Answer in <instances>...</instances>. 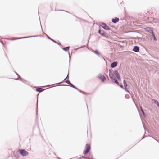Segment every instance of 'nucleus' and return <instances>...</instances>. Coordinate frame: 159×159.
<instances>
[{"instance_id": "obj_5", "label": "nucleus", "mask_w": 159, "mask_h": 159, "mask_svg": "<svg viewBox=\"0 0 159 159\" xmlns=\"http://www.w3.org/2000/svg\"><path fill=\"white\" fill-rule=\"evenodd\" d=\"M103 75H106L107 77H108V76L106 74L104 73L103 74ZM97 78L101 80L102 82H104L106 79V78L105 76L104 75H102L101 74H99L98 76L97 77Z\"/></svg>"}, {"instance_id": "obj_7", "label": "nucleus", "mask_w": 159, "mask_h": 159, "mask_svg": "<svg viewBox=\"0 0 159 159\" xmlns=\"http://www.w3.org/2000/svg\"><path fill=\"white\" fill-rule=\"evenodd\" d=\"M123 84L124 85V86L125 89H126L125 90L126 92L130 93L129 91L127 89H128L129 88V87L128 86V85H127V83H126V81L125 80L123 81Z\"/></svg>"}, {"instance_id": "obj_29", "label": "nucleus", "mask_w": 159, "mask_h": 159, "mask_svg": "<svg viewBox=\"0 0 159 159\" xmlns=\"http://www.w3.org/2000/svg\"><path fill=\"white\" fill-rule=\"evenodd\" d=\"M79 159H86V157H85L84 156H82L81 157H80Z\"/></svg>"}, {"instance_id": "obj_18", "label": "nucleus", "mask_w": 159, "mask_h": 159, "mask_svg": "<svg viewBox=\"0 0 159 159\" xmlns=\"http://www.w3.org/2000/svg\"><path fill=\"white\" fill-rule=\"evenodd\" d=\"M69 49H70V47L69 46H68V47L63 48H62L63 50H64V51H66V52L68 51L69 50Z\"/></svg>"}, {"instance_id": "obj_3", "label": "nucleus", "mask_w": 159, "mask_h": 159, "mask_svg": "<svg viewBox=\"0 0 159 159\" xmlns=\"http://www.w3.org/2000/svg\"><path fill=\"white\" fill-rule=\"evenodd\" d=\"M18 152L22 156H26L29 154L28 152L24 149H19Z\"/></svg>"}, {"instance_id": "obj_48", "label": "nucleus", "mask_w": 159, "mask_h": 159, "mask_svg": "<svg viewBox=\"0 0 159 159\" xmlns=\"http://www.w3.org/2000/svg\"><path fill=\"white\" fill-rule=\"evenodd\" d=\"M91 159H93V158H92Z\"/></svg>"}, {"instance_id": "obj_28", "label": "nucleus", "mask_w": 159, "mask_h": 159, "mask_svg": "<svg viewBox=\"0 0 159 159\" xmlns=\"http://www.w3.org/2000/svg\"><path fill=\"white\" fill-rule=\"evenodd\" d=\"M118 86H119L120 87H121L122 89H124L123 85L121 83L120 84L119 83V85H117Z\"/></svg>"}, {"instance_id": "obj_31", "label": "nucleus", "mask_w": 159, "mask_h": 159, "mask_svg": "<svg viewBox=\"0 0 159 159\" xmlns=\"http://www.w3.org/2000/svg\"><path fill=\"white\" fill-rule=\"evenodd\" d=\"M102 32H101V30H98V33H99L100 34H101Z\"/></svg>"}, {"instance_id": "obj_15", "label": "nucleus", "mask_w": 159, "mask_h": 159, "mask_svg": "<svg viewBox=\"0 0 159 159\" xmlns=\"http://www.w3.org/2000/svg\"><path fill=\"white\" fill-rule=\"evenodd\" d=\"M152 101H153L154 103L159 107V102H158L156 99H153Z\"/></svg>"}, {"instance_id": "obj_19", "label": "nucleus", "mask_w": 159, "mask_h": 159, "mask_svg": "<svg viewBox=\"0 0 159 159\" xmlns=\"http://www.w3.org/2000/svg\"><path fill=\"white\" fill-rule=\"evenodd\" d=\"M38 97H37V103H36V112L37 116L38 115Z\"/></svg>"}, {"instance_id": "obj_6", "label": "nucleus", "mask_w": 159, "mask_h": 159, "mask_svg": "<svg viewBox=\"0 0 159 159\" xmlns=\"http://www.w3.org/2000/svg\"><path fill=\"white\" fill-rule=\"evenodd\" d=\"M113 73L116 78L118 80H121V78L118 71L117 70H115L113 71Z\"/></svg>"}, {"instance_id": "obj_1", "label": "nucleus", "mask_w": 159, "mask_h": 159, "mask_svg": "<svg viewBox=\"0 0 159 159\" xmlns=\"http://www.w3.org/2000/svg\"><path fill=\"white\" fill-rule=\"evenodd\" d=\"M114 73L112 72L111 70H109V76L111 80V81L114 83L118 85L119 82L117 81L116 78L114 77Z\"/></svg>"}, {"instance_id": "obj_34", "label": "nucleus", "mask_w": 159, "mask_h": 159, "mask_svg": "<svg viewBox=\"0 0 159 159\" xmlns=\"http://www.w3.org/2000/svg\"><path fill=\"white\" fill-rule=\"evenodd\" d=\"M68 74L67 77L64 79V81H65V80H66V79H67L68 77Z\"/></svg>"}, {"instance_id": "obj_38", "label": "nucleus", "mask_w": 159, "mask_h": 159, "mask_svg": "<svg viewBox=\"0 0 159 159\" xmlns=\"http://www.w3.org/2000/svg\"><path fill=\"white\" fill-rule=\"evenodd\" d=\"M144 136H143L142 138V139H141V140H142V139H144Z\"/></svg>"}, {"instance_id": "obj_26", "label": "nucleus", "mask_w": 159, "mask_h": 159, "mask_svg": "<svg viewBox=\"0 0 159 159\" xmlns=\"http://www.w3.org/2000/svg\"><path fill=\"white\" fill-rule=\"evenodd\" d=\"M65 82L67 83L68 84H69L70 85V84H71L69 80H67L65 81Z\"/></svg>"}, {"instance_id": "obj_24", "label": "nucleus", "mask_w": 159, "mask_h": 159, "mask_svg": "<svg viewBox=\"0 0 159 159\" xmlns=\"http://www.w3.org/2000/svg\"><path fill=\"white\" fill-rule=\"evenodd\" d=\"M141 112H142V113L143 115L145 116H146V115H145V113H144L143 110V109L142 108V107H141Z\"/></svg>"}, {"instance_id": "obj_30", "label": "nucleus", "mask_w": 159, "mask_h": 159, "mask_svg": "<svg viewBox=\"0 0 159 159\" xmlns=\"http://www.w3.org/2000/svg\"><path fill=\"white\" fill-rule=\"evenodd\" d=\"M53 41H52V42H54V43H56V44H58V42L54 40V39H53L52 40Z\"/></svg>"}, {"instance_id": "obj_46", "label": "nucleus", "mask_w": 159, "mask_h": 159, "mask_svg": "<svg viewBox=\"0 0 159 159\" xmlns=\"http://www.w3.org/2000/svg\"><path fill=\"white\" fill-rule=\"evenodd\" d=\"M1 43H2V44H3V43H2V42H1Z\"/></svg>"}, {"instance_id": "obj_4", "label": "nucleus", "mask_w": 159, "mask_h": 159, "mask_svg": "<svg viewBox=\"0 0 159 159\" xmlns=\"http://www.w3.org/2000/svg\"><path fill=\"white\" fill-rule=\"evenodd\" d=\"M101 26L103 29L108 30L111 31V29L104 22H101Z\"/></svg>"}, {"instance_id": "obj_9", "label": "nucleus", "mask_w": 159, "mask_h": 159, "mask_svg": "<svg viewBox=\"0 0 159 159\" xmlns=\"http://www.w3.org/2000/svg\"><path fill=\"white\" fill-rule=\"evenodd\" d=\"M146 30L151 34H152L154 32L152 28L151 27H148L145 29Z\"/></svg>"}, {"instance_id": "obj_42", "label": "nucleus", "mask_w": 159, "mask_h": 159, "mask_svg": "<svg viewBox=\"0 0 159 159\" xmlns=\"http://www.w3.org/2000/svg\"><path fill=\"white\" fill-rule=\"evenodd\" d=\"M143 126L144 128V129H145V127H144V125H143Z\"/></svg>"}, {"instance_id": "obj_11", "label": "nucleus", "mask_w": 159, "mask_h": 159, "mask_svg": "<svg viewBox=\"0 0 159 159\" xmlns=\"http://www.w3.org/2000/svg\"><path fill=\"white\" fill-rule=\"evenodd\" d=\"M119 20V18L117 17H115L114 18H112L111 19V21L114 23H116L118 22Z\"/></svg>"}, {"instance_id": "obj_10", "label": "nucleus", "mask_w": 159, "mask_h": 159, "mask_svg": "<svg viewBox=\"0 0 159 159\" xmlns=\"http://www.w3.org/2000/svg\"><path fill=\"white\" fill-rule=\"evenodd\" d=\"M118 64V62L116 61H113L111 63L110 66L111 68H114L116 67Z\"/></svg>"}, {"instance_id": "obj_23", "label": "nucleus", "mask_w": 159, "mask_h": 159, "mask_svg": "<svg viewBox=\"0 0 159 159\" xmlns=\"http://www.w3.org/2000/svg\"><path fill=\"white\" fill-rule=\"evenodd\" d=\"M98 56H99V57H100V58H101L102 59H103V60L105 61H106V60H105V59H104V57H103V56L101 54H100V55Z\"/></svg>"}, {"instance_id": "obj_20", "label": "nucleus", "mask_w": 159, "mask_h": 159, "mask_svg": "<svg viewBox=\"0 0 159 159\" xmlns=\"http://www.w3.org/2000/svg\"><path fill=\"white\" fill-rule=\"evenodd\" d=\"M93 52L98 56L100 55V53L97 50H95Z\"/></svg>"}, {"instance_id": "obj_33", "label": "nucleus", "mask_w": 159, "mask_h": 159, "mask_svg": "<svg viewBox=\"0 0 159 159\" xmlns=\"http://www.w3.org/2000/svg\"><path fill=\"white\" fill-rule=\"evenodd\" d=\"M58 44V45H61V44L60 43H58V44Z\"/></svg>"}, {"instance_id": "obj_40", "label": "nucleus", "mask_w": 159, "mask_h": 159, "mask_svg": "<svg viewBox=\"0 0 159 159\" xmlns=\"http://www.w3.org/2000/svg\"><path fill=\"white\" fill-rule=\"evenodd\" d=\"M155 140H156L157 142H159V141H158L157 140H156V139H155Z\"/></svg>"}, {"instance_id": "obj_44", "label": "nucleus", "mask_w": 159, "mask_h": 159, "mask_svg": "<svg viewBox=\"0 0 159 159\" xmlns=\"http://www.w3.org/2000/svg\"><path fill=\"white\" fill-rule=\"evenodd\" d=\"M66 86H69V85H66Z\"/></svg>"}, {"instance_id": "obj_13", "label": "nucleus", "mask_w": 159, "mask_h": 159, "mask_svg": "<svg viewBox=\"0 0 159 159\" xmlns=\"http://www.w3.org/2000/svg\"><path fill=\"white\" fill-rule=\"evenodd\" d=\"M45 89H43L41 88L40 87H39L38 88H37L36 89V91L39 92L40 93H41L44 90H45Z\"/></svg>"}, {"instance_id": "obj_37", "label": "nucleus", "mask_w": 159, "mask_h": 159, "mask_svg": "<svg viewBox=\"0 0 159 159\" xmlns=\"http://www.w3.org/2000/svg\"><path fill=\"white\" fill-rule=\"evenodd\" d=\"M74 16H75V17L77 18H78L77 16H76L75 15H74Z\"/></svg>"}, {"instance_id": "obj_41", "label": "nucleus", "mask_w": 159, "mask_h": 159, "mask_svg": "<svg viewBox=\"0 0 159 159\" xmlns=\"http://www.w3.org/2000/svg\"><path fill=\"white\" fill-rule=\"evenodd\" d=\"M133 101L134 102V103L135 104V102H134V99H133Z\"/></svg>"}, {"instance_id": "obj_43", "label": "nucleus", "mask_w": 159, "mask_h": 159, "mask_svg": "<svg viewBox=\"0 0 159 159\" xmlns=\"http://www.w3.org/2000/svg\"><path fill=\"white\" fill-rule=\"evenodd\" d=\"M66 12H68V13H70L69 12H68V11H66Z\"/></svg>"}, {"instance_id": "obj_14", "label": "nucleus", "mask_w": 159, "mask_h": 159, "mask_svg": "<svg viewBox=\"0 0 159 159\" xmlns=\"http://www.w3.org/2000/svg\"><path fill=\"white\" fill-rule=\"evenodd\" d=\"M15 72L16 74L18 76V77H19V78H20L21 80H22V81L24 83H25V82H24L23 81H25V82H27V81L26 80H25L22 78L20 77V76L19 75V74L18 73H17L16 72Z\"/></svg>"}, {"instance_id": "obj_25", "label": "nucleus", "mask_w": 159, "mask_h": 159, "mask_svg": "<svg viewBox=\"0 0 159 159\" xmlns=\"http://www.w3.org/2000/svg\"><path fill=\"white\" fill-rule=\"evenodd\" d=\"M125 98L127 99H129L130 98L128 94H126L125 96Z\"/></svg>"}, {"instance_id": "obj_32", "label": "nucleus", "mask_w": 159, "mask_h": 159, "mask_svg": "<svg viewBox=\"0 0 159 159\" xmlns=\"http://www.w3.org/2000/svg\"><path fill=\"white\" fill-rule=\"evenodd\" d=\"M68 54H69V62H70V53H68Z\"/></svg>"}, {"instance_id": "obj_17", "label": "nucleus", "mask_w": 159, "mask_h": 159, "mask_svg": "<svg viewBox=\"0 0 159 159\" xmlns=\"http://www.w3.org/2000/svg\"><path fill=\"white\" fill-rule=\"evenodd\" d=\"M102 32L101 34L100 35L103 37H106L107 38H108V36L106 35L105 33L103 31H102Z\"/></svg>"}, {"instance_id": "obj_35", "label": "nucleus", "mask_w": 159, "mask_h": 159, "mask_svg": "<svg viewBox=\"0 0 159 159\" xmlns=\"http://www.w3.org/2000/svg\"><path fill=\"white\" fill-rule=\"evenodd\" d=\"M15 38H13L11 39H12V40H15Z\"/></svg>"}, {"instance_id": "obj_47", "label": "nucleus", "mask_w": 159, "mask_h": 159, "mask_svg": "<svg viewBox=\"0 0 159 159\" xmlns=\"http://www.w3.org/2000/svg\"><path fill=\"white\" fill-rule=\"evenodd\" d=\"M7 39H10L9 38H8Z\"/></svg>"}, {"instance_id": "obj_22", "label": "nucleus", "mask_w": 159, "mask_h": 159, "mask_svg": "<svg viewBox=\"0 0 159 159\" xmlns=\"http://www.w3.org/2000/svg\"><path fill=\"white\" fill-rule=\"evenodd\" d=\"M80 92H81L82 93H84V94H85V95H87V94H90V93H86V92H84V91H81V90H79Z\"/></svg>"}, {"instance_id": "obj_12", "label": "nucleus", "mask_w": 159, "mask_h": 159, "mask_svg": "<svg viewBox=\"0 0 159 159\" xmlns=\"http://www.w3.org/2000/svg\"><path fill=\"white\" fill-rule=\"evenodd\" d=\"M139 47L136 46L134 47L133 49V51L136 52H138L139 51Z\"/></svg>"}, {"instance_id": "obj_8", "label": "nucleus", "mask_w": 159, "mask_h": 159, "mask_svg": "<svg viewBox=\"0 0 159 159\" xmlns=\"http://www.w3.org/2000/svg\"><path fill=\"white\" fill-rule=\"evenodd\" d=\"M41 35H34V36H27V37H18V38H15V39H14L17 40L23 38H30V37H40L41 36Z\"/></svg>"}, {"instance_id": "obj_21", "label": "nucleus", "mask_w": 159, "mask_h": 159, "mask_svg": "<svg viewBox=\"0 0 159 159\" xmlns=\"http://www.w3.org/2000/svg\"><path fill=\"white\" fill-rule=\"evenodd\" d=\"M152 34L153 38V39H154V40H155V41H157V39L156 38V37L155 36V34H154V32L152 33Z\"/></svg>"}, {"instance_id": "obj_2", "label": "nucleus", "mask_w": 159, "mask_h": 159, "mask_svg": "<svg viewBox=\"0 0 159 159\" xmlns=\"http://www.w3.org/2000/svg\"><path fill=\"white\" fill-rule=\"evenodd\" d=\"M91 149V145L89 143H87L86 145L85 149L83 152V154L84 155L87 154L89 151Z\"/></svg>"}, {"instance_id": "obj_27", "label": "nucleus", "mask_w": 159, "mask_h": 159, "mask_svg": "<svg viewBox=\"0 0 159 159\" xmlns=\"http://www.w3.org/2000/svg\"><path fill=\"white\" fill-rule=\"evenodd\" d=\"M46 36L47 37V38L49 39L50 40L52 41H53L52 40L53 39L51 38L50 37H49L48 36L47 34H46Z\"/></svg>"}, {"instance_id": "obj_39", "label": "nucleus", "mask_w": 159, "mask_h": 159, "mask_svg": "<svg viewBox=\"0 0 159 159\" xmlns=\"http://www.w3.org/2000/svg\"><path fill=\"white\" fill-rule=\"evenodd\" d=\"M19 78H17L16 79H15V80H19Z\"/></svg>"}, {"instance_id": "obj_16", "label": "nucleus", "mask_w": 159, "mask_h": 159, "mask_svg": "<svg viewBox=\"0 0 159 159\" xmlns=\"http://www.w3.org/2000/svg\"><path fill=\"white\" fill-rule=\"evenodd\" d=\"M70 86L71 87L73 88H74L75 89H77L78 90H79L80 89L77 87H76L75 85H74L73 84H72L71 83L70 84Z\"/></svg>"}, {"instance_id": "obj_36", "label": "nucleus", "mask_w": 159, "mask_h": 159, "mask_svg": "<svg viewBox=\"0 0 159 159\" xmlns=\"http://www.w3.org/2000/svg\"><path fill=\"white\" fill-rule=\"evenodd\" d=\"M86 159H91V158H89V157H86Z\"/></svg>"}, {"instance_id": "obj_45", "label": "nucleus", "mask_w": 159, "mask_h": 159, "mask_svg": "<svg viewBox=\"0 0 159 159\" xmlns=\"http://www.w3.org/2000/svg\"><path fill=\"white\" fill-rule=\"evenodd\" d=\"M61 83H59V84H61Z\"/></svg>"}]
</instances>
